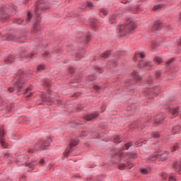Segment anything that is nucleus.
Segmentation results:
<instances>
[{
    "instance_id": "f257e3e1",
    "label": "nucleus",
    "mask_w": 181,
    "mask_h": 181,
    "mask_svg": "<svg viewBox=\"0 0 181 181\" xmlns=\"http://www.w3.org/2000/svg\"><path fill=\"white\" fill-rule=\"evenodd\" d=\"M49 1L48 0H44L42 1H39L37 4V6L35 8V15H42V13H43V12H45V11H47V9H49L50 8V6H49Z\"/></svg>"
},
{
    "instance_id": "f03ea898",
    "label": "nucleus",
    "mask_w": 181,
    "mask_h": 181,
    "mask_svg": "<svg viewBox=\"0 0 181 181\" xmlns=\"http://www.w3.org/2000/svg\"><path fill=\"white\" fill-rule=\"evenodd\" d=\"M134 29H135V24L134 23H130L129 24L120 25L119 30L120 32V35L125 36L127 33H129V32H131V30H134Z\"/></svg>"
},
{
    "instance_id": "7ed1b4c3",
    "label": "nucleus",
    "mask_w": 181,
    "mask_h": 181,
    "mask_svg": "<svg viewBox=\"0 0 181 181\" xmlns=\"http://www.w3.org/2000/svg\"><path fill=\"white\" fill-rule=\"evenodd\" d=\"M12 15V10L9 8V7H3L0 8V21H4V19H7Z\"/></svg>"
},
{
    "instance_id": "20e7f679",
    "label": "nucleus",
    "mask_w": 181,
    "mask_h": 181,
    "mask_svg": "<svg viewBox=\"0 0 181 181\" xmlns=\"http://www.w3.org/2000/svg\"><path fill=\"white\" fill-rule=\"evenodd\" d=\"M158 158H159L160 160H162V162H164V160H166V159H168V153H163L161 154H159L158 153H154L153 154H152L148 158V160H151V161L156 160Z\"/></svg>"
},
{
    "instance_id": "39448f33",
    "label": "nucleus",
    "mask_w": 181,
    "mask_h": 181,
    "mask_svg": "<svg viewBox=\"0 0 181 181\" xmlns=\"http://www.w3.org/2000/svg\"><path fill=\"white\" fill-rule=\"evenodd\" d=\"M130 77H131L132 80H133V81L129 82V86L135 84V83H136V81H139V80H141V76H139V75L138 74V72L136 71H134L131 74Z\"/></svg>"
},
{
    "instance_id": "423d86ee",
    "label": "nucleus",
    "mask_w": 181,
    "mask_h": 181,
    "mask_svg": "<svg viewBox=\"0 0 181 181\" xmlns=\"http://www.w3.org/2000/svg\"><path fill=\"white\" fill-rule=\"evenodd\" d=\"M50 144H49V142L47 141H39L37 144H35V149L38 150V149H42V148H46V146H49Z\"/></svg>"
},
{
    "instance_id": "0eeeda50",
    "label": "nucleus",
    "mask_w": 181,
    "mask_h": 181,
    "mask_svg": "<svg viewBox=\"0 0 181 181\" xmlns=\"http://www.w3.org/2000/svg\"><path fill=\"white\" fill-rule=\"evenodd\" d=\"M97 117H98V114L97 112H95L93 113L85 115L84 119H86V121H91V119H94V118H97Z\"/></svg>"
},
{
    "instance_id": "6e6552de",
    "label": "nucleus",
    "mask_w": 181,
    "mask_h": 181,
    "mask_svg": "<svg viewBox=\"0 0 181 181\" xmlns=\"http://www.w3.org/2000/svg\"><path fill=\"white\" fill-rule=\"evenodd\" d=\"M5 135V132L3 128L0 129V144L4 146V148H6L5 146V141H4V136Z\"/></svg>"
},
{
    "instance_id": "1a4fd4ad",
    "label": "nucleus",
    "mask_w": 181,
    "mask_h": 181,
    "mask_svg": "<svg viewBox=\"0 0 181 181\" xmlns=\"http://www.w3.org/2000/svg\"><path fill=\"white\" fill-rule=\"evenodd\" d=\"M78 142L77 141H72L69 146V149H66L65 151L66 155H69L71 152V148L76 146Z\"/></svg>"
},
{
    "instance_id": "9d476101",
    "label": "nucleus",
    "mask_w": 181,
    "mask_h": 181,
    "mask_svg": "<svg viewBox=\"0 0 181 181\" xmlns=\"http://www.w3.org/2000/svg\"><path fill=\"white\" fill-rule=\"evenodd\" d=\"M139 66L142 69H144V68L148 69V67H151V63H149L146 61H141L139 63Z\"/></svg>"
},
{
    "instance_id": "9b49d317",
    "label": "nucleus",
    "mask_w": 181,
    "mask_h": 181,
    "mask_svg": "<svg viewBox=\"0 0 181 181\" xmlns=\"http://www.w3.org/2000/svg\"><path fill=\"white\" fill-rule=\"evenodd\" d=\"M173 168H175V169H176V170L181 175V163L180 162H174Z\"/></svg>"
},
{
    "instance_id": "f8f14e48",
    "label": "nucleus",
    "mask_w": 181,
    "mask_h": 181,
    "mask_svg": "<svg viewBox=\"0 0 181 181\" xmlns=\"http://www.w3.org/2000/svg\"><path fill=\"white\" fill-rule=\"evenodd\" d=\"M4 62L7 64H11V63H13L15 62V57H13V55H11L10 57H8L6 59H4Z\"/></svg>"
},
{
    "instance_id": "ddd939ff",
    "label": "nucleus",
    "mask_w": 181,
    "mask_h": 181,
    "mask_svg": "<svg viewBox=\"0 0 181 181\" xmlns=\"http://www.w3.org/2000/svg\"><path fill=\"white\" fill-rule=\"evenodd\" d=\"M168 111L172 114V115H173L174 117H176V115H177V114H179V110H177V108H173L168 109Z\"/></svg>"
},
{
    "instance_id": "4468645a",
    "label": "nucleus",
    "mask_w": 181,
    "mask_h": 181,
    "mask_svg": "<svg viewBox=\"0 0 181 181\" xmlns=\"http://www.w3.org/2000/svg\"><path fill=\"white\" fill-rule=\"evenodd\" d=\"M122 156V153L119 151L118 153H116L115 156H113V159H115V160H120Z\"/></svg>"
},
{
    "instance_id": "2eb2a0df",
    "label": "nucleus",
    "mask_w": 181,
    "mask_h": 181,
    "mask_svg": "<svg viewBox=\"0 0 181 181\" xmlns=\"http://www.w3.org/2000/svg\"><path fill=\"white\" fill-rule=\"evenodd\" d=\"M37 165V162L33 161L32 163H28L27 166H28L30 169H35V167Z\"/></svg>"
},
{
    "instance_id": "dca6fc26",
    "label": "nucleus",
    "mask_w": 181,
    "mask_h": 181,
    "mask_svg": "<svg viewBox=\"0 0 181 181\" xmlns=\"http://www.w3.org/2000/svg\"><path fill=\"white\" fill-rule=\"evenodd\" d=\"M32 19V12L30 11H28L27 13V18H26V20H25V22L27 23H29L30 22V20Z\"/></svg>"
},
{
    "instance_id": "f3484780",
    "label": "nucleus",
    "mask_w": 181,
    "mask_h": 181,
    "mask_svg": "<svg viewBox=\"0 0 181 181\" xmlns=\"http://www.w3.org/2000/svg\"><path fill=\"white\" fill-rule=\"evenodd\" d=\"M138 57H141V59H144V57H145V54L144 52L135 54L134 59H136Z\"/></svg>"
},
{
    "instance_id": "a211bd4d",
    "label": "nucleus",
    "mask_w": 181,
    "mask_h": 181,
    "mask_svg": "<svg viewBox=\"0 0 181 181\" xmlns=\"http://www.w3.org/2000/svg\"><path fill=\"white\" fill-rule=\"evenodd\" d=\"M40 30V25L39 24H35L33 26V31L34 32H39Z\"/></svg>"
},
{
    "instance_id": "6ab92c4d",
    "label": "nucleus",
    "mask_w": 181,
    "mask_h": 181,
    "mask_svg": "<svg viewBox=\"0 0 181 181\" xmlns=\"http://www.w3.org/2000/svg\"><path fill=\"white\" fill-rule=\"evenodd\" d=\"M159 28H160V23H156L153 25V30H158V29H159Z\"/></svg>"
},
{
    "instance_id": "aec40b11",
    "label": "nucleus",
    "mask_w": 181,
    "mask_h": 181,
    "mask_svg": "<svg viewBox=\"0 0 181 181\" xmlns=\"http://www.w3.org/2000/svg\"><path fill=\"white\" fill-rule=\"evenodd\" d=\"M16 86L18 87L19 90L23 87V83L21 82V81H18L16 82Z\"/></svg>"
},
{
    "instance_id": "412c9836",
    "label": "nucleus",
    "mask_w": 181,
    "mask_h": 181,
    "mask_svg": "<svg viewBox=\"0 0 181 181\" xmlns=\"http://www.w3.org/2000/svg\"><path fill=\"white\" fill-rule=\"evenodd\" d=\"M110 57V52L108 51H106L103 54H102V57L103 59H107V57Z\"/></svg>"
},
{
    "instance_id": "4be33fe9",
    "label": "nucleus",
    "mask_w": 181,
    "mask_h": 181,
    "mask_svg": "<svg viewBox=\"0 0 181 181\" xmlns=\"http://www.w3.org/2000/svg\"><path fill=\"white\" fill-rule=\"evenodd\" d=\"M146 88L144 90V93H146V94H149V93H153V90H149V88H151L149 86H147Z\"/></svg>"
},
{
    "instance_id": "5701e85b",
    "label": "nucleus",
    "mask_w": 181,
    "mask_h": 181,
    "mask_svg": "<svg viewBox=\"0 0 181 181\" xmlns=\"http://www.w3.org/2000/svg\"><path fill=\"white\" fill-rule=\"evenodd\" d=\"M118 168L120 170H124V169L127 168V165L124 163H121L118 165Z\"/></svg>"
},
{
    "instance_id": "b1692460",
    "label": "nucleus",
    "mask_w": 181,
    "mask_h": 181,
    "mask_svg": "<svg viewBox=\"0 0 181 181\" xmlns=\"http://www.w3.org/2000/svg\"><path fill=\"white\" fill-rule=\"evenodd\" d=\"M115 144H119L121 142V140H119V136H116L114 139Z\"/></svg>"
},
{
    "instance_id": "393cba45",
    "label": "nucleus",
    "mask_w": 181,
    "mask_h": 181,
    "mask_svg": "<svg viewBox=\"0 0 181 181\" xmlns=\"http://www.w3.org/2000/svg\"><path fill=\"white\" fill-rule=\"evenodd\" d=\"M44 69H45V66L44 65H40L37 68V71H42V70H43Z\"/></svg>"
},
{
    "instance_id": "a878e982",
    "label": "nucleus",
    "mask_w": 181,
    "mask_h": 181,
    "mask_svg": "<svg viewBox=\"0 0 181 181\" xmlns=\"http://www.w3.org/2000/svg\"><path fill=\"white\" fill-rule=\"evenodd\" d=\"M132 146V144H131V143H127L124 145V149L128 150L129 149V147Z\"/></svg>"
},
{
    "instance_id": "bb28decb",
    "label": "nucleus",
    "mask_w": 181,
    "mask_h": 181,
    "mask_svg": "<svg viewBox=\"0 0 181 181\" xmlns=\"http://www.w3.org/2000/svg\"><path fill=\"white\" fill-rule=\"evenodd\" d=\"M155 61H156L157 63L160 64V63H162V58L158 57H156L155 58Z\"/></svg>"
},
{
    "instance_id": "cd10ccee",
    "label": "nucleus",
    "mask_w": 181,
    "mask_h": 181,
    "mask_svg": "<svg viewBox=\"0 0 181 181\" xmlns=\"http://www.w3.org/2000/svg\"><path fill=\"white\" fill-rule=\"evenodd\" d=\"M16 23H18V25H22V23H23V20L18 18L16 21Z\"/></svg>"
},
{
    "instance_id": "c85d7f7f",
    "label": "nucleus",
    "mask_w": 181,
    "mask_h": 181,
    "mask_svg": "<svg viewBox=\"0 0 181 181\" xmlns=\"http://www.w3.org/2000/svg\"><path fill=\"white\" fill-rule=\"evenodd\" d=\"M141 173H143L144 175H146L149 173V170H148L147 169H141Z\"/></svg>"
},
{
    "instance_id": "c756f323",
    "label": "nucleus",
    "mask_w": 181,
    "mask_h": 181,
    "mask_svg": "<svg viewBox=\"0 0 181 181\" xmlns=\"http://www.w3.org/2000/svg\"><path fill=\"white\" fill-rule=\"evenodd\" d=\"M26 37V34L21 35V36H18L16 37V39H22V40H24V39Z\"/></svg>"
},
{
    "instance_id": "7c9ffc66",
    "label": "nucleus",
    "mask_w": 181,
    "mask_h": 181,
    "mask_svg": "<svg viewBox=\"0 0 181 181\" xmlns=\"http://www.w3.org/2000/svg\"><path fill=\"white\" fill-rule=\"evenodd\" d=\"M178 148H179V144H176L175 146H173L172 149V152H175V151H176Z\"/></svg>"
},
{
    "instance_id": "2f4dec72",
    "label": "nucleus",
    "mask_w": 181,
    "mask_h": 181,
    "mask_svg": "<svg viewBox=\"0 0 181 181\" xmlns=\"http://www.w3.org/2000/svg\"><path fill=\"white\" fill-rule=\"evenodd\" d=\"M100 13H103V15H107V14L108 13V12L107 11V10L103 9V8L100 9Z\"/></svg>"
},
{
    "instance_id": "473e14b6",
    "label": "nucleus",
    "mask_w": 181,
    "mask_h": 181,
    "mask_svg": "<svg viewBox=\"0 0 181 181\" xmlns=\"http://www.w3.org/2000/svg\"><path fill=\"white\" fill-rule=\"evenodd\" d=\"M161 177L165 180V179H168V174L163 173L161 174Z\"/></svg>"
},
{
    "instance_id": "72a5a7b5",
    "label": "nucleus",
    "mask_w": 181,
    "mask_h": 181,
    "mask_svg": "<svg viewBox=\"0 0 181 181\" xmlns=\"http://www.w3.org/2000/svg\"><path fill=\"white\" fill-rule=\"evenodd\" d=\"M117 22V20H115V18L112 17V18L110 21V23H115Z\"/></svg>"
},
{
    "instance_id": "f704fd0d",
    "label": "nucleus",
    "mask_w": 181,
    "mask_h": 181,
    "mask_svg": "<svg viewBox=\"0 0 181 181\" xmlns=\"http://www.w3.org/2000/svg\"><path fill=\"white\" fill-rule=\"evenodd\" d=\"M94 90H95L96 91H99V90H101V87L98 86H93Z\"/></svg>"
},
{
    "instance_id": "c9c22d12",
    "label": "nucleus",
    "mask_w": 181,
    "mask_h": 181,
    "mask_svg": "<svg viewBox=\"0 0 181 181\" xmlns=\"http://www.w3.org/2000/svg\"><path fill=\"white\" fill-rule=\"evenodd\" d=\"M159 8H160V5H157V6H155L152 11H156L157 9H159Z\"/></svg>"
},
{
    "instance_id": "e433bc0d",
    "label": "nucleus",
    "mask_w": 181,
    "mask_h": 181,
    "mask_svg": "<svg viewBox=\"0 0 181 181\" xmlns=\"http://www.w3.org/2000/svg\"><path fill=\"white\" fill-rule=\"evenodd\" d=\"M87 6L88 8H93V6H94V4H93V3L88 2L87 3Z\"/></svg>"
},
{
    "instance_id": "4c0bfd02",
    "label": "nucleus",
    "mask_w": 181,
    "mask_h": 181,
    "mask_svg": "<svg viewBox=\"0 0 181 181\" xmlns=\"http://www.w3.org/2000/svg\"><path fill=\"white\" fill-rule=\"evenodd\" d=\"M153 138H159V134L158 133H154L153 134Z\"/></svg>"
},
{
    "instance_id": "58836bf2",
    "label": "nucleus",
    "mask_w": 181,
    "mask_h": 181,
    "mask_svg": "<svg viewBox=\"0 0 181 181\" xmlns=\"http://www.w3.org/2000/svg\"><path fill=\"white\" fill-rule=\"evenodd\" d=\"M175 180V177H173V176H170L168 177V181H174Z\"/></svg>"
},
{
    "instance_id": "ea45409f",
    "label": "nucleus",
    "mask_w": 181,
    "mask_h": 181,
    "mask_svg": "<svg viewBox=\"0 0 181 181\" xmlns=\"http://www.w3.org/2000/svg\"><path fill=\"white\" fill-rule=\"evenodd\" d=\"M173 60H175L173 58L171 59H169L168 62H167V64H170V63H172L173 62Z\"/></svg>"
},
{
    "instance_id": "a19ab883",
    "label": "nucleus",
    "mask_w": 181,
    "mask_h": 181,
    "mask_svg": "<svg viewBox=\"0 0 181 181\" xmlns=\"http://www.w3.org/2000/svg\"><path fill=\"white\" fill-rule=\"evenodd\" d=\"M39 163H40V165H43V163H45V160L41 159V160L39 161Z\"/></svg>"
},
{
    "instance_id": "79ce46f5",
    "label": "nucleus",
    "mask_w": 181,
    "mask_h": 181,
    "mask_svg": "<svg viewBox=\"0 0 181 181\" xmlns=\"http://www.w3.org/2000/svg\"><path fill=\"white\" fill-rule=\"evenodd\" d=\"M69 73H74V69L73 68H69Z\"/></svg>"
},
{
    "instance_id": "37998d69",
    "label": "nucleus",
    "mask_w": 181,
    "mask_h": 181,
    "mask_svg": "<svg viewBox=\"0 0 181 181\" xmlns=\"http://www.w3.org/2000/svg\"><path fill=\"white\" fill-rule=\"evenodd\" d=\"M88 80L92 81V80H95V77L91 78V76H88Z\"/></svg>"
},
{
    "instance_id": "c03bdc74",
    "label": "nucleus",
    "mask_w": 181,
    "mask_h": 181,
    "mask_svg": "<svg viewBox=\"0 0 181 181\" xmlns=\"http://www.w3.org/2000/svg\"><path fill=\"white\" fill-rule=\"evenodd\" d=\"M28 152H29V153H33V152H35V150L30 148Z\"/></svg>"
},
{
    "instance_id": "a18cd8bd",
    "label": "nucleus",
    "mask_w": 181,
    "mask_h": 181,
    "mask_svg": "<svg viewBox=\"0 0 181 181\" xmlns=\"http://www.w3.org/2000/svg\"><path fill=\"white\" fill-rule=\"evenodd\" d=\"M155 46H156V45L153 42H151V47L153 49H155Z\"/></svg>"
},
{
    "instance_id": "49530a36",
    "label": "nucleus",
    "mask_w": 181,
    "mask_h": 181,
    "mask_svg": "<svg viewBox=\"0 0 181 181\" xmlns=\"http://www.w3.org/2000/svg\"><path fill=\"white\" fill-rule=\"evenodd\" d=\"M8 91H10V93H13V88H9Z\"/></svg>"
},
{
    "instance_id": "de8ad7c7",
    "label": "nucleus",
    "mask_w": 181,
    "mask_h": 181,
    "mask_svg": "<svg viewBox=\"0 0 181 181\" xmlns=\"http://www.w3.org/2000/svg\"><path fill=\"white\" fill-rule=\"evenodd\" d=\"M147 84H152V80L148 79L147 81Z\"/></svg>"
},
{
    "instance_id": "09e8293b",
    "label": "nucleus",
    "mask_w": 181,
    "mask_h": 181,
    "mask_svg": "<svg viewBox=\"0 0 181 181\" xmlns=\"http://www.w3.org/2000/svg\"><path fill=\"white\" fill-rule=\"evenodd\" d=\"M156 76H157L156 78H158V77H160V73L158 72L156 74Z\"/></svg>"
},
{
    "instance_id": "8fccbe9b",
    "label": "nucleus",
    "mask_w": 181,
    "mask_h": 181,
    "mask_svg": "<svg viewBox=\"0 0 181 181\" xmlns=\"http://www.w3.org/2000/svg\"><path fill=\"white\" fill-rule=\"evenodd\" d=\"M42 100L43 101H49V99H47L46 97H45L42 98Z\"/></svg>"
},
{
    "instance_id": "3c124183",
    "label": "nucleus",
    "mask_w": 181,
    "mask_h": 181,
    "mask_svg": "<svg viewBox=\"0 0 181 181\" xmlns=\"http://www.w3.org/2000/svg\"><path fill=\"white\" fill-rule=\"evenodd\" d=\"M95 25H96V23H93L91 24V25L93 26V28H95Z\"/></svg>"
},
{
    "instance_id": "603ef678",
    "label": "nucleus",
    "mask_w": 181,
    "mask_h": 181,
    "mask_svg": "<svg viewBox=\"0 0 181 181\" xmlns=\"http://www.w3.org/2000/svg\"><path fill=\"white\" fill-rule=\"evenodd\" d=\"M30 90H32V88H27V91H30Z\"/></svg>"
},
{
    "instance_id": "864d4df0",
    "label": "nucleus",
    "mask_w": 181,
    "mask_h": 181,
    "mask_svg": "<svg viewBox=\"0 0 181 181\" xmlns=\"http://www.w3.org/2000/svg\"><path fill=\"white\" fill-rule=\"evenodd\" d=\"M30 95H32V93H30L28 95H27V97H30Z\"/></svg>"
},
{
    "instance_id": "5fc2aeb1",
    "label": "nucleus",
    "mask_w": 181,
    "mask_h": 181,
    "mask_svg": "<svg viewBox=\"0 0 181 181\" xmlns=\"http://www.w3.org/2000/svg\"><path fill=\"white\" fill-rule=\"evenodd\" d=\"M160 120H156V122L158 123V122H160Z\"/></svg>"
},
{
    "instance_id": "6e6d98bb",
    "label": "nucleus",
    "mask_w": 181,
    "mask_h": 181,
    "mask_svg": "<svg viewBox=\"0 0 181 181\" xmlns=\"http://www.w3.org/2000/svg\"><path fill=\"white\" fill-rule=\"evenodd\" d=\"M13 11H16V7H13Z\"/></svg>"
},
{
    "instance_id": "4d7b16f0",
    "label": "nucleus",
    "mask_w": 181,
    "mask_h": 181,
    "mask_svg": "<svg viewBox=\"0 0 181 181\" xmlns=\"http://www.w3.org/2000/svg\"><path fill=\"white\" fill-rule=\"evenodd\" d=\"M25 4H28V0H25Z\"/></svg>"
},
{
    "instance_id": "13d9d810",
    "label": "nucleus",
    "mask_w": 181,
    "mask_h": 181,
    "mask_svg": "<svg viewBox=\"0 0 181 181\" xmlns=\"http://www.w3.org/2000/svg\"><path fill=\"white\" fill-rule=\"evenodd\" d=\"M180 19H181V13H180Z\"/></svg>"
},
{
    "instance_id": "bf43d9fd",
    "label": "nucleus",
    "mask_w": 181,
    "mask_h": 181,
    "mask_svg": "<svg viewBox=\"0 0 181 181\" xmlns=\"http://www.w3.org/2000/svg\"><path fill=\"white\" fill-rule=\"evenodd\" d=\"M47 54H48V53H47V52H46V53H45V56H47Z\"/></svg>"
},
{
    "instance_id": "052dcab7",
    "label": "nucleus",
    "mask_w": 181,
    "mask_h": 181,
    "mask_svg": "<svg viewBox=\"0 0 181 181\" xmlns=\"http://www.w3.org/2000/svg\"><path fill=\"white\" fill-rule=\"evenodd\" d=\"M160 117V116L158 115V116H157V119H158V118H159Z\"/></svg>"
},
{
    "instance_id": "680f3d73",
    "label": "nucleus",
    "mask_w": 181,
    "mask_h": 181,
    "mask_svg": "<svg viewBox=\"0 0 181 181\" xmlns=\"http://www.w3.org/2000/svg\"><path fill=\"white\" fill-rule=\"evenodd\" d=\"M23 56H25L23 54H22V57H23Z\"/></svg>"
},
{
    "instance_id": "e2e57ef3",
    "label": "nucleus",
    "mask_w": 181,
    "mask_h": 181,
    "mask_svg": "<svg viewBox=\"0 0 181 181\" xmlns=\"http://www.w3.org/2000/svg\"><path fill=\"white\" fill-rule=\"evenodd\" d=\"M30 57H32V55H30Z\"/></svg>"
}]
</instances>
